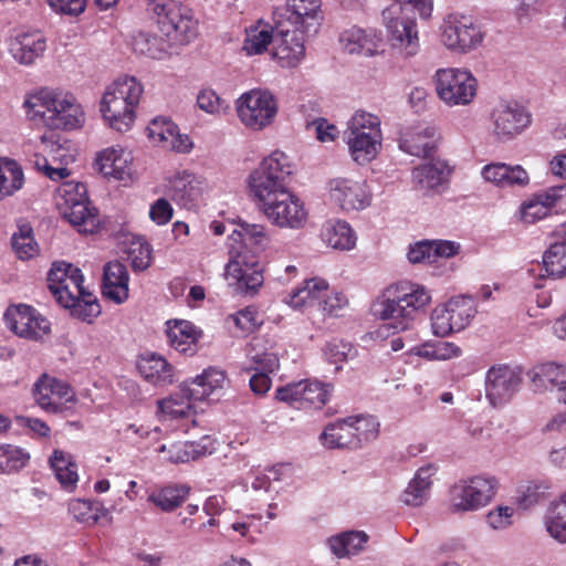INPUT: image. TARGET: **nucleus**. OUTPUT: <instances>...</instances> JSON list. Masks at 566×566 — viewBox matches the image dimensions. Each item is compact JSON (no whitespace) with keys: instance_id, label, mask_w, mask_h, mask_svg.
Listing matches in <instances>:
<instances>
[{"instance_id":"nucleus-23","label":"nucleus","mask_w":566,"mask_h":566,"mask_svg":"<svg viewBox=\"0 0 566 566\" xmlns=\"http://www.w3.org/2000/svg\"><path fill=\"white\" fill-rule=\"evenodd\" d=\"M522 381L521 373L507 365L490 368L485 377V395L492 406L507 402L517 391Z\"/></svg>"},{"instance_id":"nucleus-24","label":"nucleus","mask_w":566,"mask_h":566,"mask_svg":"<svg viewBox=\"0 0 566 566\" xmlns=\"http://www.w3.org/2000/svg\"><path fill=\"white\" fill-rule=\"evenodd\" d=\"M261 347L260 339H253L247 349L249 366L247 370H256L249 381L251 390L255 395H264L271 388V378L269 373H273L279 368V357L272 352H260L258 348Z\"/></svg>"},{"instance_id":"nucleus-36","label":"nucleus","mask_w":566,"mask_h":566,"mask_svg":"<svg viewBox=\"0 0 566 566\" xmlns=\"http://www.w3.org/2000/svg\"><path fill=\"white\" fill-rule=\"evenodd\" d=\"M129 274L126 266L118 262H108L104 266L103 294L116 304L124 303L129 295Z\"/></svg>"},{"instance_id":"nucleus-57","label":"nucleus","mask_w":566,"mask_h":566,"mask_svg":"<svg viewBox=\"0 0 566 566\" xmlns=\"http://www.w3.org/2000/svg\"><path fill=\"white\" fill-rule=\"evenodd\" d=\"M543 265L548 276L560 277L566 273V239L549 245L543 255Z\"/></svg>"},{"instance_id":"nucleus-28","label":"nucleus","mask_w":566,"mask_h":566,"mask_svg":"<svg viewBox=\"0 0 566 566\" xmlns=\"http://www.w3.org/2000/svg\"><path fill=\"white\" fill-rule=\"evenodd\" d=\"M132 163V153L118 145L101 150L95 158L98 171L116 180H124L129 176Z\"/></svg>"},{"instance_id":"nucleus-5","label":"nucleus","mask_w":566,"mask_h":566,"mask_svg":"<svg viewBox=\"0 0 566 566\" xmlns=\"http://www.w3.org/2000/svg\"><path fill=\"white\" fill-rule=\"evenodd\" d=\"M143 94L142 84L133 76H123L112 83L103 95L101 112L114 130L127 132L135 122V109Z\"/></svg>"},{"instance_id":"nucleus-58","label":"nucleus","mask_w":566,"mask_h":566,"mask_svg":"<svg viewBox=\"0 0 566 566\" xmlns=\"http://www.w3.org/2000/svg\"><path fill=\"white\" fill-rule=\"evenodd\" d=\"M229 325H234L241 335L255 332L263 323L262 316L256 308L248 306L227 317Z\"/></svg>"},{"instance_id":"nucleus-17","label":"nucleus","mask_w":566,"mask_h":566,"mask_svg":"<svg viewBox=\"0 0 566 566\" xmlns=\"http://www.w3.org/2000/svg\"><path fill=\"white\" fill-rule=\"evenodd\" d=\"M485 33L470 17L449 14L442 24V43L452 51L468 53L480 46Z\"/></svg>"},{"instance_id":"nucleus-45","label":"nucleus","mask_w":566,"mask_h":566,"mask_svg":"<svg viewBox=\"0 0 566 566\" xmlns=\"http://www.w3.org/2000/svg\"><path fill=\"white\" fill-rule=\"evenodd\" d=\"M50 464L61 486L67 492L74 491L78 482V474L72 455L62 450H54L50 457Z\"/></svg>"},{"instance_id":"nucleus-29","label":"nucleus","mask_w":566,"mask_h":566,"mask_svg":"<svg viewBox=\"0 0 566 566\" xmlns=\"http://www.w3.org/2000/svg\"><path fill=\"white\" fill-rule=\"evenodd\" d=\"M434 128L424 123L406 127L400 133L399 148L411 156H429L434 148Z\"/></svg>"},{"instance_id":"nucleus-59","label":"nucleus","mask_w":566,"mask_h":566,"mask_svg":"<svg viewBox=\"0 0 566 566\" xmlns=\"http://www.w3.org/2000/svg\"><path fill=\"white\" fill-rule=\"evenodd\" d=\"M133 50L151 59H161L166 52L163 40L147 32H138L133 39Z\"/></svg>"},{"instance_id":"nucleus-12","label":"nucleus","mask_w":566,"mask_h":566,"mask_svg":"<svg viewBox=\"0 0 566 566\" xmlns=\"http://www.w3.org/2000/svg\"><path fill=\"white\" fill-rule=\"evenodd\" d=\"M476 303L471 296L459 295L434 307L431 313L432 333L449 336L467 328L475 316Z\"/></svg>"},{"instance_id":"nucleus-50","label":"nucleus","mask_w":566,"mask_h":566,"mask_svg":"<svg viewBox=\"0 0 566 566\" xmlns=\"http://www.w3.org/2000/svg\"><path fill=\"white\" fill-rule=\"evenodd\" d=\"M448 174L444 164L426 163L413 168L412 179L421 189H434L446 181Z\"/></svg>"},{"instance_id":"nucleus-62","label":"nucleus","mask_w":566,"mask_h":566,"mask_svg":"<svg viewBox=\"0 0 566 566\" xmlns=\"http://www.w3.org/2000/svg\"><path fill=\"white\" fill-rule=\"evenodd\" d=\"M515 509L510 505H496L485 516L488 525L495 531L507 530L513 524Z\"/></svg>"},{"instance_id":"nucleus-31","label":"nucleus","mask_w":566,"mask_h":566,"mask_svg":"<svg viewBox=\"0 0 566 566\" xmlns=\"http://www.w3.org/2000/svg\"><path fill=\"white\" fill-rule=\"evenodd\" d=\"M214 442L209 436L202 437L199 441L176 442L168 448L161 444L158 452L167 453L164 459L171 463H186L195 461L214 451Z\"/></svg>"},{"instance_id":"nucleus-27","label":"nucleus","mask_w":566,"mask_h":566,"mask_svg":"<svg viewBox=\"0 0 566 566\" xmlns=\"http://www.w3.org/2000/svg\"><path fill=\"white\" fill-rule=\"evenodd\" d=\"M46 49V40L39 32H21L11 36L8 41V51L12 59L22 65H30L43 55Z\"/></svg>"},{"instance_id":"nucleus-61","label":"nucleus","mask_w":566,"mask_h":566,"mask_svg":"<svg viewBox=\"0 0 566 566\" xmlns=\"http://www.w3.org/2000/svg\"><path fill=\"white\" fill-rule=\"evenodd\" d=\"M127 252L134 271H145L150 266L151 247L144 239L134 240Z\"/></svg>"},{"instance_id":"nucleus-4","label":"nucleus","mask_w":566,"mask_h":566,"mask_svg":"<svg viewBox=\"0 0 566 566\" xmlns=\"http://www.w3.org/2000/svg\"><path fill=\"white\" fill-rule=\"evenodd\" d=\"M28 114L51 129L71 130L83 126L85 113L70 93L42 88L27 101Z\"/></svg>"},{"instance_id":"nucleus-40","label":"nucleus","mask_w":566,"mask_h":566,"mask_svg":"<svg viewBox=\"0 0 566 566\" xmlns=\"http://www.w3.org/2000/svg\"><path fill=\"white\" fill-rule=\"evenodd\" d=\"M227 382V375L223 370L208 368L201 375L190 381H186L187 394L190 398L201 401L207 399L214 391L222 389Z\"/></svg>"},{"instance_id":"nucleus-11","label":"nucleus","mask_w":566,"mask_h":566,"mask_svg":"<svg viewBox=\"0 0 566 566\" xmlns=\"http://www.w3.org/2000/svg\"><path fill=\"white\" fill-rule=\"evenodd\" d=\"M497 480L492 475H474L459 481L451 490V511L475 512L486 506L495 496Z\"/></svg>"},{"instance_id":"nucleus-41","label":"nucleus","mask_w":566,"mask_h":566,"mask_svg":"<svg viewBox=\"0 0 566 566\" xmlns=\"http://www.w3.org/2000/svg\"><path fill=\"white\" fill-rule=\"evenodd\" d=\"M434 474L436 468L431 464L418 469L402 493L403 503L410 506L422 505L429 499Z\"/></svg>"},{"instance_id":"nucleus-42","label":"nucleus","mask_w":566,"mask_h":566,"mask_svg":"<svg viewBox=\"0 0 566 566\" xmlns=\"http://www.w3.org/2000/svg\"><path fill=\"white\" fill-rule=\"evenodd\" d=\"M355 434L347 417L327 424L319 436V441L327 449H343L358 444Z\"/></svg>"},{"instance_id":"nucleus-56","label":"nucleus","mask_w":566,"mask_h":566,"mask_svg":"<svg viewBox=\"0 0 566 566\" xmlns=\"http://www.w3.org/2000/svg\"><path fill=\"white\" fill-rule=\"evenodd\" d=\"M13 251L21 260H29L39 252L38 243L33 237V229L29 223H20L11 239Z\"/></svg>"},{"instance_id":"nucleus-18","label":"nucleus","mask_w":566,"mask_h":566,"mask_svg":"<svg viewBox=\"0 0 566 566\" xmlns=\"http://www.w3.org/2000/svg\"><path fill=\"white\" fill-rule=\"evenodd\" d=\"M275 22L282 20L301 34L312 35L317 33L322 21L321 0H286L285 7L274 12Z\"/></svg>"},{"instance_id":"nucleus-34","label":"nucleus","mask_w":566,"mask_h":566,"mask_svg":"<svg viewBox=\"0 0 566 566\" xmlns=\"http://www.w3.org/2000/svg\"><path fill=\"white\" fill-rule=\"evenodd\" d=\"M328 294V282L322 277L304 280L287 296L286 303L294 310L304 311L319 306L322 297Z\"/></svg>"},{"instance_id":"nucleus-48","label":"nucleus","mask_w":566,"mask_h":566,"mask_svg":"<svg viewBox=\"0 0 566 566\" xmlns=\"http://www.w3.org/2000/svg\"><path fill=\"white\" fill-rule=\"evenodd\" d=\"M245 33L243 50L248 55L262 54L270 44L274 43V28L264 21H258L248 28Z\"/></svg>"},{"instance_id":"nucleus-43","label":"nucleus","mask_w":566,"mask_h":566,"mask_svg":"<svg viewBox=\"0 0 566 566\" xmlns=\"http://www.w3.org/2000/svg\"><path fill=\"white\" fill-rule=\"evenodd\" d=\"M195 399L190 398L187 394V387L180 390V394H176L167 399L159 402V409L165 417L171 420H189L192 424H196L195 420V407L192 402Z\"/></svg>"},{"instance_id":"nucleus-16","label":"nucleus","mask_w":566,"mask_h":566,"mask_svg":"<svg viewBox=\"0 0 566 566\" xmlns=\"http://www.w3.org/2000/svg\"><path fill=\"white\" fill-rule=\"evenodd\" d=\"M259 210L273 226L285 229H301L308 218L303 200L290 189L262 205Z\"/></svg>"},{"instance_id":"nucleus-37","label":"nucleus","mask_w":566,"mask_h":566,"mask_svg":"<svg viewBox=\"0 0 566 566\" xmlns=\"http://www.w3.org/2000/svg\"><path fill=\"white\" fill-rule=\"evenodd\" d=\"M142 377L155 386H166L174 381V367L165 357L156 353H145L137 361Z\"/></svg>"},{"instance_id":"nucleus-7","label":"nucleus","mask_w":566,"mask_h":566,"mask_svg":"<svg viewBox=\"0 0 566 566\" xmlns=\"http://www.w3.org/2000/svg\"><path fill=\"white\" fill-rule=\"evenodd\" d=\"M55 205L61 214L80 232L94 233L99 224L96 210L90 207L87 190L78 181H65L55 192Z\"/></svg>"},{"instance_id":"nucleus-63","label":"nucleus","mask_w":566,"mask_h":566,"mask_svg":"<svg viewBox=\"0 0 566 566\" xmlns=\"http://www.w3.org/2000/svg\"><path fill=\"white\" fill-rule=\"evenodd\" d=\"M349 419L358 443L377 436L379 423L374 416H352Z\"/></svg>"},{"instance_id":"nucleus-55","label":"nucleus","mask_w":566,"mask_h":566,"mask_svg":"<svg viewBox=\"0 0 566 566\" xmlns=\"http://www.w3.org/2000/svg\"><path fill=\"white\" fill-rule=\"evenodd\" d=\"M30 460L27 450L14 444H0V474H11L23 469Z\"/></svg>"},{"instance_id":"nucleus-54","label":"nucleus","mask_w":566,"mask_h":566,"mask_svg":"<svg viewBox=\"0 0 566 566\" xmlns=\"http://www.w3.org/2000/svg\"><path fill=\"white\" fill-rule=\"evenodd\" d=\"M345 132L384 137L379 116L364 109H358L352 115Z\"/></svg>"},{"instance_id":"nucleus-60","label":"nucleus","mask_w":566,"mask_h":566,"mask_svg":"<svg viewBox=\"0 0 566 566\" xmlns=\"http://www.w3.org/2000/svg\"><path fill=\"white\" fill-rule=\"evenodd\" d=\"M197 106L202 112L213 116L221 115L229 109V103L212 88H202L199 91L197 95Z\"/></svg>"},{"instance_id":"nucleus-8","label":"nucleus","mask_w":566,"mask_h":566,"mask_svg":"<svg viewBox=\"0 0 566 566\" xmlns=\"http://www.w3.org/2000/svg\"><path fill=\"white\" fill-rule=\"evenodd\" d=\"M150 10L160 32L170 42L187 44L197 36L198 21L189 7L170 0H153Z\"/></svg>"},{"instance_id":"nucleus-13","label":"nucleus","mask_w":566,"mask_h":566,"mask_svg":"<svg viewBox=\"0 0 566 566\" xmlns=\"http://www.w3.org/2000/svg\"><path fill=\"white\" fill-rule=\"evenodd\" d=\"M277 109V102L268 90H250L235 102V111L240 122L252 130H262L270 126L274 122Z\"/></svg>"},{"instance_id":"nucleus-9","label":"nucleus","mask_w":566,"mask_h":566,"mask_svg":"<svg viewBox=\"0 0 566 566\" xmlns=\"http://www.w3.org/2000/svg\"><path fill=\"white\" fill-rule=\"evenodd\" d=\"M438 97L448 106H467L476 95L478 81L467 69H439L433 75Z\"/></svg>"},{"instance_id":"nucleus-32","label":"nucleus","mask_w":566,"mask_h":566,"mask_svg":"<svg viewBox=\"0 0 566 566\" xmlns=\"http://www.w3.org/2000/svg\"><path fill=\"white\" fill-rule=\"evenodd\" d=\"M339 43L347 53L371 56L377 53L381 38L374 30L350 27L340 33Z\"/></svg>"},{"instance_id":"nucleus-15","label":"nucleus","mask_w":566,"mask_h":566,"mask_svg":"<svg viewBox=\"0 0 566 566\" xmlns=\"http://www.w3.org/2000/svg\"><path fill=\"white\" fill-rule=\"evenodd\" d=\"M331 391V385L303 379L279 387L275 390V398L295 409H321L329 400Z\"/></svg>"},{"instance_id":"nucleus-19","label":"nucleus","mask_w":566,"mask_h":566,"mask_svg":"<svg viewBox=\"0 0 566 566\" xmlns=\"http://www.w3.org/2000/svg\"><path fill=\"white\" fill-rule=\"evenodd\" d=\"M328 199L343 211H357L368 207L371 192L365 181L335 177L327 182Z\"/></svg>"},{"instance_id":"nucleus-49","label":"nucleus","mask_w":566,"mask_h":566,"mask_svg":"<svg viewBox=\"0 0 566 566\" xmlns=\"http://www.w3.org/2000/svg\"><path fill=\"white\" fill-rule=\"evenodd\" d=\"M551 212L552 207L549 201L546 200V193L545 191H541L523 201L516 212V216L523 223L533 224L548 217Z\"/></svg>"},{"instance_id":"nucleus-6","label":"nucleus","mask_w":566,"mask_h":566,"mask_svg":"<svg viewBox=\"0 0 566 566\" xmlns=\"http://www.w3.org/2000/svg\"><path fill=\"white\" fill-rule=\"evenodd\" d=\"M291 174V161L284 153L274 151L265 157L249 176V188L256 207L261 208L289 190L286 180Z\"/></svg>"},{"instance_id":"nucleus-22","label":"nucleus","mask_w":566,"mask_h":566,"mask_svg":"<svg viewBox=\"0 0 566 566\" xmlns=\"http://www.w3.org/2000/svg\"><path fill=\"white\" fill-rule=\"evenodd\" d=\"M274 43L271 50L272 59L284 69L296 67L305 56L303 36L298 30H291L277 20Z\"/></svg>"},{"instance_id":"nucleus-46","label":"nucleus","mask_w":566,"mask_h":566,"mask_svg":"<svg viewBox=\"0 0 566 566\" xmlns=\"http://www.w3.org/2000/svg\"><path fill=\"white\" fill-rule=\"evenodd\" d=\"M189 494L190 488L186 484H167L153 491L148 501L164 512H172L188 499Z\"/></svg>"},{"instance_id":"nucleus-51","label":"nucleus","mask_w":566,"mask_h":566,"mask_svg":"<svg viewBox=\"0 0 566 566\" xmlns=\"http://www.w3.org/2000/svg\"><path fill=\"white\" fill-rule=\"evenodd\" d=\"M70 514L80 523L93 526L107 514V510L98 501L74 499L69 503Z\"/></svg>"},{"instance_id":"nucleus-35","label":"nucleus","mask_w":566,"mask_h":566,"mask_svg":"<svg viewBox=\"0 0 566 566\" xmlns=\"http://www.w3.org/2000/svg\"><path fill=\"white\" fill-rule=\"evenodd\" d=\"M166 326L168 343L175 350L188 355L196 353L201 332L191 322L170 319Z\"/></svg>"},{"instance_id":"nucleus-33","label":"nucleus","mask_w":566,"mask_h":566,"mask_svg":"<svg viewBox=\"0 0 566 566\" xmlns=\"http://www.w3.org/2000/svg\"><path fill=\"white\" fill-rule=\"evenodd\" d=\"M536 390H566V364L548 361L534 366L527 374Z\"/></svg>"},{"instance_id":"nucleus-3","label":"nucleus","mask_w":566,"mask_h":566,"mask_svg":"<svg viewBox=\"0 0 566 566\" xmlns=\"http://www.w3.org/2000/svg\"><path fill=\"white\" fill-rule=\"evenodd\" d=\"M81 270L66 262H54L48 274L49 290L56 302L71 308L83 321L91 322L101 314L96 297L83 287Z\"/></svg>"},{"instance_id":"nucleus-39","label":"nucleus","mask_w":566,"mask_h":566,"mask_svg":"<svg viewBox=\"0 0 566 566\" xmlns=\"http://www.w3.org/2000/svg\"><path fill=\"white\" fill-rule=\"evenodd\" d=\"M321 239L332 249L349 251L355 248L357 237L348 222L331 219L322 226Z\"/></svg>"},{"instance_id":"nucleus-44","label":"nucleus","mask_w":566,"mask_h":566,"mask_svg":"<svg viewBox=\"0 0 566 566\" xmlns=\"http://www.w3.org/2000/svg\"><path fill=\"white\" fill-rule=\"evenodd\" d=\"M367 542L368 535L365 532L347 531L329 537L327 545L337 558H344L361 552Z\"/></svg>"},{"instance_id":"nucleus-10","label":"nucleus","mask_w":566,"mask_h":566,"mask_svg":"<svg viewBox=\"0 0 566 566\" xmlns=\"http://www.w3.org/2000/svg\"><path fill=\"white\" fill-rule=\"evenodd\" d=\"M75 161V155L71 144L61 143L53 134L41 137L34 155V167L49 179L60 181L71 175L69 165Z\"/></svg>"},{"instance_id":"nucleus-21","label":"nucleus","mask_w":566,"mask_h":566,"mask_svg":"<svg viewBox=\"0 0 566 566\" xmlns=\"http://www.w3.org/2000/svg\"><path fill=\"white\" fill-rule=\"evenodd\" d=\"M493 132L501 140H510L527 129L533 120L531 112L516 102L502 103L492 112Z\"/></svg>"},{"instance_id":"nucleus-25","label":"nucleus","mask_w":566,"mask_h":566,"mask_svg":"<svg viewBox=\"0 0 566 566\" xmlns=\"http://www.w3.org/2000/svg\"><path fill=\"white\" fill-rule=\"evenodd\" d=\"M148 138L156 146L179 154H188L193 148L189 135L180 134L178 126L168 118L153 119L147 126Z\"/></svg>"},{"instance_id":"nucleus-20","label":"nucleus","mask_w":566,"mask_h":566,"mask_svg":"<svg viewBox=\"0 0 566 566\" xmlns=\"http://www.w3.org/2000/svg\"><path fill=\"white\" fill-rule=\"evenodd\" d=\"M4 321L17 336L30 340H40L51 332L49 321L25 304L9 307L4 313Z\"/></svg>"},{"instance_id":"nucleus-2","label":"nucleus","mask_w":566,"mask_h":566,"mask_svg":"<svg viewBox=\"0 0 566 566\" xmlns=\"http://www.w3.org/2000/svg\"><path fill=\"white\" fill-rule=\"evenodd\" d=\"M431 303V293L422 284L401 280L388 285L371 303V314L389 321L398 332L409 329L417 315Z\"/></svg>"},{"instance_id":"nucleus-30","label":"nucleus","mask_w":566,"mask_h":566,"mask_svg":"<svg viewBox=\"0 0 566 566\" xmlns=\"http://www.w3.org/2000/svg\"><path fill=\"white\" fill-rule=\"evenodd\" d=\"M459 249L460 245L453 241L422 240L409 245L407 259L412 264L433 263L439 256H454Z\"/></svg>"},{"instance_id":"nucleus-47","label":"nucleus","mask_w":566,"mask_h":566,"mask_svg":"<svg viewBox=\"0 0 566 566\" xmlns=\"http://www.w3.org/2000/svg\"><path fill=\"white\" fill-rule=\"evenodd\" d=\"M170 191L175 200L186 206L201 195V180L189 171L177 172L170 179Z\"/></svg>"},{"instance_id":"nucleus-38","label":"nucleus","mask_w":566,"mask_h":566,"mask_svg":"<svg viewBox=\"0 0 566 566\" xmlns=\"http://www.w3.org/2000/svg\"><path fill=\"white\" fill-rule=\"evenodd\" d=\"M350 158L358 165L371 163L380 153L384 137L368 136L357 133H344Z\"/></svg>"},{"instance_id":"nucleus-53","label":"nucleus","mask_w":566,"mask_h":566,"mask_svg":"<svg viewBox=\"0 0 566 566\" xmlns=\"http://www.w3.org/2000/svg\"><path fill=\"white\" fill-rule=\"evenodd\" d=\"M545 527L555 541L566 543V492L559 496L545 517Z\"/></svg>"},{"instance_id":"nucleus-26","label":"nucleus","mask_w":566,"mask_h":566,"mask_svg":"<svg viewBox=\"0 0 566 566\" xmlns=\"http://www.w3.org/2000/svg\"><path fill=\"white\" fill-rule=\"evenodd\" d=\"M74 397L66 382L48 376L41 377L34 386L35 401L48 412H62L67 402L74 401Z\"/></svg>"},{"instance_id":"nucleus-1","label":"nucleus","mask_w":566,"mask_h":566,"mask_svg":"<svg viewBox=\"0 0 566 566\" xmlns=\"http://www.w3.org/2000/svg\"><path fill=\"white\" fill-rule=\"evenodd\" d=\"M271 230L261 223L240 220L228 238L230 260L226 265V279L241 293H254L264 277L258 254L270 248Z\"/></svg>"},{"instance_id":"nucleus-52","label":"nucleus","mask_w":566,"mask_h":566,"mask_svg":"<svg viewBox=\"0 0 566 566\" xmlns=\"http://www.w3.org/2000/svg\"><path fill=\"white\" fill-rule=\"evenodd\" d=\"M23 171L19 164L8 158H0V198L12 196L23 186Z\"/></svg>"},{"instance_id":"nucleus-64","label":"nucleus","mask_w":566,"mask_h":566,"mask_svg":"<svg viewBox=\"0 0 566 566\" xmlns=\"http://www.w3.org/2000/svg\"><path fill=\"white\" fill-rule=\"evenodd\" d=\"M504 169L501 188L526 187L530 184V175L521 165L504 164Z\"/></svg>"},{"instance_id":"nucleus-14","label":"nucleus","mask_w":566,"mask_h":566,"mask_svg":"<svg viewBox=\"0 0 566 566\" xmlns=\"http://www.w3.org/2000/svg\"><path fill=\"white\" fill-rule=\"evenodd\" d=\"M387 41L392 49L405 56H413L419 51L417 23L406 17L399 6H391L382 11Z\"/></svg>"}]
</instances>
